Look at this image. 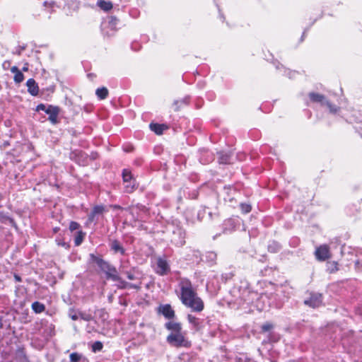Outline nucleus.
Segmentation results:
<instances>
[{
	"label": "nucleus",
	"instance_id": "f257e3e1",
	"mask_svg": "<svg viewBox=\"0 0 362 362\" xmlns=\"http://www.w3.org/2000/svg\"><path fill=\"white\" fill-rule=\"evenodd\" d=\"M89 257L90 261L93 263H95L100 269L105 273L107 279L112 280V276L118 274L116 267L103 259L100 256H97L91 253L89 255Z\"/></svg>",
	"mask_w": 362,
	"mask_h": 362
},
{
	"label": "nucleus",
	"instance_id": "f03ea898",
	"mask_svg": "<svg viewBox=\"0 0 362 362\" xmlns=\"http://www.w3.org/2000/svg\"><path fill=\"white\" fill-rule=\"evenodd\" d=\"M179 286L180 288V299L182 304L197 296V292L193 288L192 284L189 279H180Z\"/></svg>",
	"mask_w": 362,
	"mask_h": 362
},
{
	"label": "nucleus",
	"instance_id": "7ed1b4c3",
	"mask_svg": "<svg viewBox=\"0 0 362 362\" xmlns=\"http://www.w3.org/2000/svg\"><path fill=\"white\" fill-rule=\"evenodd\" d=\"M166 341L169 344L175 347L189 348L192 345L191 342L185 337L182 332L170 333L167 337Z\"/></svg>",
	"mask_w": 362,
	"mask_h": 362
},
{
	"label": "nucleus",
	"instance_id": "20e7f679",
	"mask_svg": "<svg viewBox=\"0 0 362 362\" xmlns=\"http://www.w3.org/2000/svg\"><path fill=\"white\" fill-rule=\"evenodd\" d=\"M185 230L179 226L173 227L170 235V241L173 244L177 247H182L185 244Z\"/></svg>",
	"mask_w": 362,
	"mask_h": 362
},
{
	"label": "nucleus",
	"instance_id": "39448f33",
	"mask_svg": "<svg viewBox=\"0 0 362 362\" xmlns=\"http://www.w3.org/2000/svg\"><path fill=\"white\" fill-rule=\"evenodd\" d=\"M193 312L200 313L204 308V303L202 298L197 296L183 304Z\"/></svg>",
	"mask_w": 362,
	"mask_h": 362
},
{
	"label": "nucleus",
	"instance_id": "423d86ee",
	"mask_svg": "<svg viewBox=\"0 0 362 362\" xmlns=\"http://www.w3.org/2000/svg\"><path fill=\"white\" fill-rule=\"evenodd\" d=\"M112 276V280L115 282H117L115 286L118 289H126V288H134L136 290H139L141 288V283L139 284L129 283L124 281L119 274L117 275H114Z\"/></svg>",
	"mask_w": 362,
	"mask_h": 362
},
{
	"label": "nucleus",
	"instance_id": "0eeeda50",
	"mask_svg": "<svg viewBox=\"0 0 362 362\" xmlns=\"http://www.w3.org/2000/svg\"><path fill=\"white\" fill-rule=\"evenodd\" d=\"M305 305L313 308H318L322 303V296L318 293H311L310 297L304 300Z\"/></svg>",
	"mask_w": 362,
	"mask_h": 362
},
{
	"label": "nucleus",
	"instance_id": "6e6552de",
	"mask_svg": "<svg viewBox=\"0 0 362 362\" xmlns=\"http://www.w3.org/2000/svg\"><path fill=\"white\" fill-rule=\"evenodd\" d=\"M240 284V285L238 288L240 293L239 297L243 300L247 301L250 300L249 296L251 294L249 283L246 280H242Z\"/></svg>",
	"mask_w": 362,
	"mask_h": 362
},
{
	"label": "nucleus",
	"instance_id": "1a4fd4ad",
	"mask_svg": "<svg viewBox=\"0 0 362 362\" xmlns=\"http://www.w3.org/2000/svg\"><path fill=\"white\" fill-rule=\"evenodd\" d=\"M71 156L80 165L86 166L89 164V156L81 151H76L71 153Z\"/></svg>",
	"mask_w": 362,
	"mask_h": 362
},
{
	"label": "nucleus",
	"instance_id": "9d476101",
	"mask_svg": "<svg viewBox=\"0 0 362 362\" xmlns=\"http://www.w3.org/2000/svg\"><path fill=\"white\" fill-rule=\"evenodd\" d=\"M47 114L49 115L48 119L51 122L52 124H55L58 123V115L60 111V109L58 106H54L52 105H47Z\"/></svg>",
	"mask_w": 362,
	"mask_h": 362
},
{
	"label": "nucleus",
	"instance_id": "9b49d317",
	"mask_svg": "<svg viewBox=\"0 0 362 362\" xmlns=\"http://www.w3.org/2000/svg\"><path fill=\"white\" fill-rule=\"evenodd\" d=\"M316 258L320 261H325L329 257V247L326 245H320L315 250Z\"/></svg>",
	"mask_w": 362,
	"mask_h": 362
},
{
	"label": "nucleus",
	"instance_id": "f8f14e48",
	"mask_svg": "<svg viewBox=\"0 0 362 362\" xmlns=\"http://www.w3.org/2000/svg\"><path fill=\"white\" fill-rule=\"evenodd\" d=\"M170 266L168 262L162 258H159L157 261L156 272L159 275L164 276L169 273Z\"/></svg>",
	"mask_w": 362,
	"mask_h": 362
},
{
	"label": "nucleus",
	"instance_id": "ddd939ff",
	"mask_svg": "<svg viewBox=\"0 0 362 362\" xmlns=\"http://www.w3.org/2000/svg\"><path fill=\"white\" fill-rule=\"evenodd\" d=\"M158 313L162 314L165 318L168 320L173 319L175 317V313L170 304L162 305L158 308Z\"/></svg>",
	"mask_w": 362,
	"mask_h": 362
},
{
	"label": "nucleus",
	"instance_id": "4468645a",
	"mask_svg": "<svg viewBox=\"0 0 362 362\" xmlns=\"http://www.w3.org/2000/svg\"><path fill=\"white\" fill-rule=\"evenodd\" d=\"M109 246L114 253H119L122 255H125L126 250L118 240H110Z\"/></svg>",
	"mask_w": 362,
	"mask_h": 362
},
{
	"label": "nucleus",
	"instance_id": "2eb2a0df",
	"mask_svg": "<svg viewBox=\"0 0 362 362\" xmlns=\"http://www.w3.org/2000/svg\"><path fill=\"white\" fill-rule=\"evenodd\" d=\"M214 155L211 152H210L207 149H203L201 151L200 153V157H199V161L202 164H208L211 163L212 160H214Z\"/></svg>",
	"mask_w": 362,
	"mask_h": 362
},
{
	"label": "nucleus",
	"instance_id": "dca6fc26",
	"mask_svg": "<svg viewBox=\"0 0 362 362\" xmlns=\"http://www.w3.org/2000/svg\"><path fill=\"white\" fill-rule=\"evenodd\" d=\"M28 92L33 96L37 95L39 93V87L37 83L33 78H29L26 82Z\"/></svg>",
	"mask_w": 362,
	"mask_h": 362
},
{
	"label": "nucleus",
	"instance_id": "f3484780",
	"mask_svg": "<svg viewBox=\"0 0 362 362\" xmlns=\"http://www.w3.org/2000/svg\"><path fill=\"white\" fill-rule=\"evenodd\" d=\"M309 98L312 102L320 103L322 106H324L327 101L325 95L317 93H310Z\"/></svg>",
	"mask_w": 362,
	"mask_h": 362
},
{
	"label": "nucleus",
	"instance_id": "a211bd4d",
	"mask_svg": "<svg viewBox=\"0 0 362 362\" xmlns=\"http://www.w3.org/2000/svg\"><path fill=\"white\" fill-rule=\"evenodd\" d=\"M150 129L158 135H161L163 132L168 129V126L165 124L151 123Z\"/></svg>",
	"mask_w": 362,
	"mask_h": 362
},
{
	"label": "nucleus",
	"instance_id": "6ab92c4d",
	"mask_svg": "<svg viewBox=\"0 0 362 362\" xmlns=\"http://www.w3.org/2000/svg\"><path fill=\"white\" fill-rule=\"evenodd\" d=\"M165 327L171 331V333L182 332V325L180 322L168 321L165 324Z\"/></svg>",
	"mask_w": 362,
	"mask_h": 362
},
{
	"label": "nucleus",
	"instance_id": "aec40b11",
	"mask_svg": "<svg viewBox=\"0 0 362 362\" xmlns=\"http://www.w3.org/2000/svg\"><path fill=\"white\" fill-rule=\"evenodd\" d=\"M217 255L213 251H209L205 252L201 257L202 261L208 262L209 264L213 265L216 263Z\"/></svg>",
	"mask_w": 362,
	"mask_h": 362
},
{
	"label": "nucleus",
	"instance_id": "412c9836",
	"mask_svg": "<svg viewBox=\"0 0 362 362\" xmlns=\"http://www.w3.org/2000/svg\"><path fill=\"white\" fill-rule=\"evenodd\" d=\"M11 71L12 73L15 74L14 78H13L15 83H20L24 80L23 74L18 69V68L17 66H14L11 67Z\"/></svg>",
	"mask_w": 362,
	"mask_h": 362
},
{
	"label": "nucleus",
	"instance_id": "4be33fe9",
	"mask_svg": "<svg viewBox=\"0 0 362 362\" xmlns=\"http://www.w3.org/2000/svg\"><path fill=\"white\" fill-rule=\"evenodd\" d=\"M236 227L235 220L233 218L226 219L223 223V231L226 233L227 231H232Z\"/></svg>",
	"mask_w": 362,
	"mask_h": 362
},
{
	"label": "nucleus",
	"instance_id": "5701e85b",
	"mask_svg": "<svg viewBox=\"0 0 362 362\" xmlns=\"http://www.w3.org/2000/svg\"><path fill=\"white\" fill-rule=\"evenodd\" d=\"M187 320L196 330H199L201 329V320L199 318L191 314H189L187 315Z\"/></svg>",
	"mask_w": 362,
	"mask_h": 362
},
{
	"label": "nucleus",
	"instance_id": "b1692460",
	"mask_svg": "<svg viewBox=\"0 0 362 362\" xmlns=\"http://www.w3.org/2000/svg\"><path fill=\"white\" fill-rule=\"evenodd\" d=\"M31 308L35 313L40 314L45 310V305L39 301H35L32 303Z\"/></svg>",
	"mask_w": 362,
	"mask_h": 362
},
{
	"label": "nucleus",
	"instance_id": "393cba45",
	"mask_svg": "<svg viewBox=\"0 0 362 362\" xmlns=\"http://www.w3.org/2000/svg\"><path fill=\"white\" fill-rule=\"evenodd\" d=\"M122 176L124 183H129V182H132V181L135 180L132 172L128 169H124L122 170Z\"/></svg>",
	"mask_w": 362,
	"mask_h": 362
},
{
	"label": "nucleus",
	"instance_id": "a878e982",
	"mask_svg": "<svg viewBox=\"0 0 362 362\" xmlns=\"http://www.w3.org/2000/svg\"><path fill=\"white\" fill-rule=\"evenodd\" d=\"M95 94L100 100H104L108 95V90L105 87L99 88L96 90Z\"/></svg>",
	"mask_w": 362,
	"mask_h": 362
},
{
	"label": "nucleus",
	"instance_id": "bb28decb",
	"mask_svg": "<svg viewBox=\"0 0 362 362\" xmlns=\"http://www.w3.org/2000/svg\"><path fill=\"white\" fill-rule=\"evenodd\" d=\"M119 269L121 272L125 274L128 279L129 280H135L136 277L134 275V273L132 271H128L124 269V264L122 263L119 266Z\"/></svg>",
	"mask_w": 362,
	"mask_h": 362
},
{
	"label": "nucleus",
	"instance_id": "cd10ccee",
	"mask_svg": "<svg viewBox=\"0 0 362 362\" xmlns=\"http://www.w3.org/2000/svg\"><path fill=\"white\" fill-rule=\"evenodd\" d=\"M97 4L101 9L105 11H110L112 8V4L111 2L105 1L104 0H98Z\"/></svg>",
	"mask_w": 362,
	"mask_h": 362
},
{
	"label": "nucleus",
	"instance_id": "c85d7f7f",
	"mask_svg": "<svg viewBox=\"0 0 362 362\" xmlns=\"http://www.w3.org/2000/svg\"><path fill=\"white\" fill-rule=\"evenodd\" d=\"M124 184V191L126 193L130 194L132 193L136 188L137 185L136 184V180L132 182H129V183Z\"/></svg>",
	"mask_w": 362,
	"mask_h": 362
},
{
	"label": "nucleus",
	"instance_id": "c756f323",
	"mask_svg": "<svg viewBox=\"0 0 362 362\" xmlns=\"http://www.w3.org/2000/svg\"><path fill=\"white\" fill-rule=\"evenodd\" d=\"M85 235V233H83L82 230H78L76 232L74 238V244L76 246H79L82 243Z\"/></svg>",
	"mask_w": 362,
	"mask_h": 362
},
{
	"label": "nucleus",
	"instance_id": "7c9ffc66",
	"mask_svg": "<svg viewBox=\"0 0 362 362\" xmlns=\"http://www.w3.org/2000/svg\"><path fill=\"white\" fill-rule=\"evenodd\" d=\"M103 348V344L100 341H95L91 346V350L93 352L96 353L100 351Z\"/></svg>",
	"mask_w": 362,
	"mask_h": 362
},
{
	"label": "nucleus",
	"instance_id": "2f4dec72",
	"mask_svg": "<svg viewBox=\"0 0 362 362\" xmlns=\"http://www.w3.org/2000/svg\"><path fill=\"white\" fill-rule=\"evenodd\" d=\"M274 328V325L272 322H267L261 326V332L262 333L270 332Z\"/></svg>",
	"mask_w": 362,
	"mask_h": 362
},
{
	"label": "nucleus",
	"instance_id": "473e14b6",
	"mask_svg": "<svg viewBox=\"0 0 362 362\" xmlns=\"http://www.w3.org/2000/svg\"><path fill=\"white\" fill-rule=\"evenodd\" d=\"M325 105H326L329 110V112L332 114H336L339 110V107L336 106L335 105H332L329 101L327 100Z\"/></svg>",
	"mask_w": 362,
	"mask_h": 362
},
{
	"label": "nucleus",
	"instance_id": "72a5a7b5",
	"mask_svg": "<svg viewBox=\"0 0 362 362\" xmlns=\"http://www.w3.org/2000/svg\"><path fill=\"white\" fill-rule=\"evenodd\" d=\"M240 207L243 214H248L252 210V206L248 203H240Z\"/></svg>",
	"mask_w": 362,
	"mask_h": 362
},
{
	"label": "nucleus",
	"instance_id": "f704fd0d",
	"mask_svg": "<svg viewBox=\"0 0 362 362\" xmlns=\"http://www.w3.org/2000/svg\"><path fill=\"white\" fill-rule=\"evenodd\" d=\"M105 211V206L102 205H97L93 209V214L95 216L103 214Z\"/></svg>",
	"mask_w": 362,
	"mask_h": 362
},
{
	"label": "nucleus",
	"instance_id": "c9c22d12",
	"mask_svg": "<svg viewBox=\"0 0 362 362\" xmlns=\"http://www.w3.org/2000/svg\"><path fill=\"white\" fill-rule=\"evenodd\" d=\"M279 340V337H276V335L273 332H269L267 336V339L263 341V344L266 342H276Z\"/></svg>",
	"mask_w": 362,
	"mask_h": 362
},
{
	"label": "nucleus",
	"instance_id": "e433bc0d",
	"mask_svg": "<svg viewBox=\"0 0 362 362\" xmlns=\"http://www.w3.org/2000/svg\"><path fill=\"white\" fill-rule=\"evenodd\" d=\"M79 317L80 319L84 321H90L93 319V317L90 314L84 312H80Z\"/></svg>",
	"mask_w": 362,
	"mask_h": 362
},
{
	"label": "nucleus",
	"instance_id": "4c0bfd02",
	"mask_svg": "<svg viewBox=\"0 0 362 362\" xmlns=\"http://www.w3.org/2000/svg\"><path fill=\"white\" fill-rule=\"evenodd\" d=\"M69 358L71 362H79L81 358V355L78 353L74 352L70 354Z\"/></svg>",
	"mask_w": 362,
	"mask_h": 362
},
{
	"label": "nucleus",
	"instance_id": "58836bf2",
	"mask_svg": "<svg viewBox=\"0 0 362 362\" xmlns=\"http://www.w3.org/2000/svg\"><path fill=\"white\" fill-rule=\"evenodd\" d=\"M219 162L223 164H227L230 162V156L228 154H221L219 157Z\"/></svg>",
	"mask_w": 362,
	"mask_h": 362
},
{
	"label": "nucleus",
	"instance_id": "ea45409f",
	"mask_svg": "<svg viewBox=\"0 0 362 362\" xmlns=\"http://www.w3.org/2000/svg\"><path fill=\"white\" fill-rule=\"evenodd\" d=\"M80 228V224L76 221H71L69 224V230L71 231H74L78 230Z\"/></svg>",
	"mask_w": 362,
	"mask_h": 362
},
{
	"label": "nucleus",
	"instance_id": "a19ab883",
	"mask_svg": "<svg viewBox=\"0 0 362 362\" xmlns=\"http://www.w3.org/2000/svg\"><path fill=\"white\" fill-rule=\"evenodd\" d=\"M274 246L269 245V251L276 252L280 250V245L276 243H274Z\"/></svg>",
	"mask_w": 362,
	"mask_h": 362
},
{
	"label": "nucleus",
	"instance_id": "79ce46f5",
	"mask_svg": "<svg viewBox=\"0 0 362 362\" xmlns=\"http://www.w3.org/2000/svg\"><path fill=\"white\" fill-rule=\"evenodd\" d=\"M238 362H255L252 358L245 356L243 357H240L238 358Z\"/></svg>",
	"mask_w": 362,
	"mask_h": 362
},
{
	"label": "nucleus",
	"instance_id": "37998d69",
	"mask_svg": "<svg viewBox=\"0 0 362 362\" xmlns=\"http://www.w3.org/2000/svg\"><path fill=\"white\" fill-rule=\"evenodd\" d=\"M186 103V100H175L174 102V105L175 106V111H178L179 109H180V104H183V103Z\"/></svg>",
	"mask_w": 362,
	"mask_h": 362
},
{
	"label": "nucleus",
	"instance_id": "c03bdc74",
	"mask_svg": "<svg viewBox=\"0 0 362 362\" xmlns=\"http://www.w3.org/2000/svg\"><path fill=\"white\" fill-rule=\"evenodd\" d=\"M47 106L44 104H40L36 107L37 111L42 110L45 112H47Z\"/></svg>",
	"mask_w": 362,
	"mask_h": 362
},
{
	"label": "nucleus",
	"instance_id": "a18cd8bd",
	"mask_svg": "<svg viewBox=\"0 0 362 362\" xmlns=\"http://www.w3.org/2000/svg\"><path fill=\"white\" fill-rule=\"evenodd\" d=\"M25 49V46H20L17 48V49L16 50V52H14L15 54H18V55H21L22 54V52Z\"/></svg>",
	"mask_w": 362,
	"mask_h": 362
},
{
	"label": "nucleus",
	"instance_id": "49530a36",
	"mask_svg": "<svg viewBox=\"0 0 362 362\" xmlns=\"http://www.w3.org/2000/svg\"><path fill=\"white\" fill-rule=\"evenodd\" d=\"M117 18L115 16H110L109 23L112 25H115L117 24Z\"/></svg>",
	"mask_w": 362,
	"mask_h": 362
},
{
	"label": "nucleus",
	"instance_id": "de8ad7c7",
	"mask_svg": "<svg viewBox=\"0 0 362 362\" xmlns=\"http://www.w3.org/2000/svg\"><path fill=\"white\" fill-rule=\"evenodd\" d=\"M98 158V153L96 152H93L91 153V154L89 156V160H95Z\"/></svg>",
	"mask_w": 362,
	"mask_h": 362
},
{
	"label": "nucleus",
	"instance_id": "09e8293b",
	"mask_svg": "<svg viewBox=\"0 0 362 362\" xmlns=\"http://www.w3.org/2000/svg\"><path fill=\"white\" fill-rule=\"evenodd\" d=\"M232 276H233V274L231 273L222 274V279H225L226 281L231 279Z\"/></svg>",
	"mask_w": 362,
	"mask_h": 362
},
{
	"label": "nucleus",
	"instance_id": "8fccbe9b",
	"mask_svg": "<svg viewBox=\"0 0 362 362\" xmlns=\"http://www.w3.org/2000/svg\"><path fill=\"white\" fill-rule=\"evenodd\" d=\"M69 317L71 318V320H77L78 318H80L79 317V314L77 315V314H69Z\"/></svg>",
	"mask_w": 362,
	"mask_h": 362
},
{
	"label": "nucleus",
	"instance_id": "3c124183",
	"mask_svg": "<svg viewBox=\"0 0 362 362\" xmlns=\"http://www.w3.org/2000/svg\"><path fill=\"white\" fill-rule=\"evenodd\" d=\"M95 214H93V211L92 210L91 212L88 214V220L90 221H93L95 219Z\"/></svg>",
	"mask_w": 362,
	"mask_h": 362
},
{
	"label": "nucleus",
	"instance_id": "603ef678",
	"mask_svg": "<svg viewBox=\"0 0 362 362\" xmlns=\"http://www.w3.org/2000/svg\"><path fill=\"white\" fill-rule=\"evenodd\" d=\"M333 265H334V269H331V272H334V271L338 270V269H337V262H333Z\"/></svg>",
	"mask_w": 362,
	"mask_h": 362
},
{
	"label": "nucleus",
	"instance_id": "864d4df0",
	"mask_svg": "<svg viewBox=\"0 0 362 362\" xmlns=\"http://www.w3.org/2000/svg\"><path fill=\"white\" fill-rule=\"evenodd\" d=\"M15 279L17 281H21V279L19 276L15 275Z\"/></svg>",
	"mask_w": 362,
	"mask_h": 362
},
{
	"label": "nucleus",
	"instance_id": "5fc2aeb1",
	"mask_svg": "<svg viewBox=\"0 0 362 362\" xmlns=\"http://www.w3.org/2000/svg\"><path fill=\"white\" fill-rule=\"evenodd\" d=\"M122 263H124V269H125V270H127V265H126V264L128 263V262H125L121 261V262H120V264H121Z\"/></svg>",
	"mask_w": 362,
	"mask_h": 362
},
{
	"label": "nucleus",
	"instance_id": "6e6d98bb",
	"mask_svg": "<svg viewBox=\"0 0 362 362\" xmlns=\"http://www.w3.org/2000/svg\"><path fill=\"white\" fill-rule=\"evenodd\" d=\"M3 327L2 317H0V329Z\"/></svg>",
	"mask_w": 362,
	"mask_h": 362
},
{
	"label": "nucleus",
	"instance_id": "4d7b16f0",
	"mask_svg": "<svg viewBox=\"0 0 362 362\" xmlns=\"http://www.w3.org/2000/svg\"><path fill=\"white\" fill-rule=\"evenodd\" d=\"M305 35V31H304V32L303 33V35H302V37H301V38H300V40H301V41H303V40Z\"/></svg>",
	"mask_w": 362,
	"mask_h": 362
},
{
	"label": "nucleus",
	"instance_id": "13d9d810",
	"mask_svg": "<svg viewBox=\"0 0 362 362\" xmlns=\"http://www.w3.org/2000/svg\"><path fill=\"white\" fill-rule=\"evenodd\" d=\"M28 70V66H23V71H27Z\"/></svg>",
	"mask_w": 362,
	"mask_h": 362
},
{
	"label": "nucleus",
	"instance_id": "bf43d9fd",
	"mask_svg": "<svg viewBox=\"0 0 362 362\" xmlns=\"http://www.w3.org/2000/svg\"><path fill=\"white\" fill-rule=\"evenodd\" d=\"M220 16L221 18H223V20H224V16L222 14H220Z\"/></svg>",
	"mask_w": 362,
	"mask_h": 362
},
{
	"label": "nucleus",
	"instance_id": "052dcab7",
	"mask_svg": "<svg viewBox=\"0 0 362 362\" xmlns=\"http://www.w3.org/2000/svg\"><path fill=\"white\" fill-rule=\"evenodd\" d=\"M125 151L129 152V151H130L131 150H130V149H126Z\"/></svg>",
	"mask_w": 362,
	"mask_h": 362
}]
</instances>
